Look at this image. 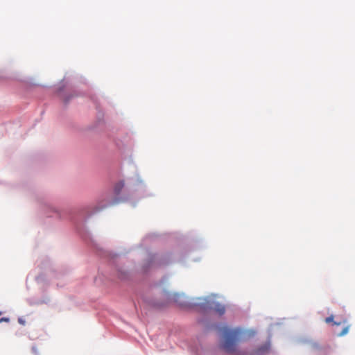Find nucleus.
Masks as SVG:
<instances>
[{
  "mask_svg": "<svg viewBox=\"0 0 355 355\" xmlns=\"http://www.w3.org/2000/svg\"><path fill=\"white\" fill-rule=\"evenodd\" d=\"M223 338V348L230 354L236 355H266L269 352V345H264L250 354L238 352L236 345L239 342L248 340L256 334L254 330H243L239 328L230 329L227 326H223L219 329Z\"/></svg>",
  "mask_w": 355,
  "mask_h": 355,
  "instance_id": "f257e3e1",
  "label": "nucleus"
},
{
  "mask_svg": "<svg viewBox=\"0 0 355 355\" xmlns=\"http://www.w3.org/2000/svg\"><path fill=\"white\" fill-rule=\"evenodd\" d=\"M199 300H202L203 302L193 303V305L200 306L205 309H213L219 313V315H223L225 313V308L224 305L218 302H215L208 298Z\"/></svg>",
  "mask_w": 355,
  "mask_h": 355,
  "instance_id": "f03ea898",
  "label": "nucleus"
},
{
  "mask_svg": "<svg viewBox=\"0 0 355 355\" xmlns=\"http://www.w3.org/2000/svg\"><path fill=\"white\" fill-rule=\"evenodd\" d=\"M184 299L185 297L182 295H175L174 296L175 301L177 302L182 307H187L188 306V304L184 301Z\"/></svg>",
  "mask_w": 355,
  "mask_h": 355,
  "instance_id": "7ed1b4c3",
  "label": "nucleus"
},
{
  "mask_svg": "<svg viewBox=\"0 0 355 355\" xmlns=\"http://www.w3.org/2000/svg\"><path fill=\"white\" fill-rule=\"evenodd\" d=\"M123 182H119L116 186V188H115V190L117 193H119L120 191V190L123 187Z\"/></svg>",
  "mask_w": 355,
  "mask_h": 355,
  "instance_id": "20e7f679",
  "label": "nucleus"
},
{
  "mask_svg": "<svg viewBox=\"0 0 355 355\" xmlns=\"http://www.w3.org/2000/svg\"><path fill=\"white\" fill-rule=\"evenodd\" d=\"M349 327H345L342 331L338 334L339 336H343L348 333Z\"/></svg>",
  "mask_w": 355,
  "mask_h": 355,
  "instance_id": "39448f33",
  "label": "nucleus"
},
{
  "mask_svg": "<svg viewBox=\"0 0 355 355\" xmlns=\"http://www.w3.org/2000/svg\"><path fill=\"white\" fill-rule=\"evenodd\" d=\"M334 320V316L333 315H331L329 317H327L326 319H325V322L327 323H330L331 322H333Z\"/></svg>",
  "mask_w": 355,
  "mask_h": 355,
  "instance_id": "423d86ee",
  "label": "nucleus"
},
{
  "mask_svg": "<svg viewBox=\"0 0 355 355\" xmlns=\"http://www.w3.org/2000/svg\"><path fill=\"white\" fill-rule=\"evenodd\" d=\"M32 351H33V352L34 354H35L36 355H39V352H38V349H37V347L33 346V347H32Z\"/></svg>",
  "mask_w": 355,
  "mask_h": 355,
  "instance_id": "0eeeda50",
  "label": "nucleus"
},
{
  "mask_svg": "<svg viewBox=\"0 0 355 355\" xmlns=\"http://www.w3.org/2000/svg\"><path fill=\"white\" fill-rule=\"evenodd\" d=\"M9 321V318H2L0 319V322H8Z\"/></svg>",
  "mask_w": 355,
  "mask_h": 355,
  "instance_id": "6e6552de",
  "label": "nucleus"
},
{
  "mask_svg": "<svg viewBox=\"0 0 355 355\" xmlns=\"http://www.w3.org/2000/svg\"><path fill=\"white\" fill-rule=\"evenodd\" d=\"M341 322H334V325H340Z\"/></svg>",
  "mask_w": 355,
  "mask_h": 355,
  "instance_id": "1a4fd4ad",
  "label": "nucleus"
},
{
  "mask_svg": "<svg viewBox=\"0 0 355 355\" xmlns=\"http://www.w3.org/2000/svg\"><path fill=\"white\" fill-rule=\"evenodd\" d=\"M101 208H96V211H99Z\"/></svg>",
  "mask_w": 355,
  "mask_h": 355,
  "instance_id": "9d476101",
  "label": "nucleus"
}]
</instances>
